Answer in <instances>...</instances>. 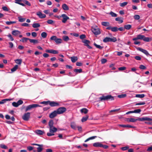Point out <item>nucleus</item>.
Masks as SVG:
<instances>
[{"instance_id":"20e7f679","label":"nucleus","mask_w":152,"mask_h":152,"mask_svg":"<svg viewBox=\"0 0 152 152\" xmlns=\"http://www.w3.org/2000/svg\"><path fill=\"white\" fill-rule=\"evenodd\" d=\"M49 130L50 133H47V135L48 136H51L54 135V133L57 131V129L53 126L51 128H49Z\"/></svg>"},{"instance_id":"f704fd0d","label":"nucleus","mask_w":152,"mask_h":152,"mask_svg":"<svg viewBox=\"0 0 152 152\" xmlns=\"http://www.w3.org/2000/svg\"><path fill=\"white\" fill-rule=\"evenodd\" d=\"M40 26V24L39 23H34L32 24V27L34 28H37Z\"/></svg>"},{"instance_id":"8fccbe9b","label":"nucleus","mask_w":152,"mask_h":152,"mask_svg":"<svg viewBox=\"0 0 152 152\" xmlns=\"http://www.w3.org/2000/svg\"><path fill=\"white\" fill-rule=\"evenodd\" d=\"M0 147L4 149H7V147L5 145L3 144H1L0 145Z\"/></svg>"},{"instance_id":"5fc2aeb1","label":"nucleus","mask_w":152,"mask_h":152,"mask_svg":"<svg viewBox=\"0 0 152 152\" xmlns=\"http://www.w3.org/2000/svg\"><path fill=\"white\" fill-rule=\"evenodd\" d=\"M126 69V67L125 66L120 67L118 68V69L119 71H122L125 70Z\"/></svg>"},{"instance_id":"c9c22d12","label":"nucleus","mask_w":152,"mask_h":152,"mask_svg":"<svg viewBox=\"0 0 152 152\" xmlns=\"http://www.w3.org/2000/svg\"><path fill=\"white\" fill-rule=\"evenodd\" d=\"M49 128L53 127V120H50L49 122Z\"/></svg>"},{"instance_id":"de8ad7c7","label":"nucleus","mask_w":152,"mask_h":152,"mask_svg":"<svg viewBox=\"0 0 152 152\" xmlns=\"http://www.w3.org/2000/svg\"><path fill=\"white\" fill-rule=\"evenodd\" d=\"M109 14H110L112 17H116L117 16V15L116 13L112 11H111L110 13Z\"/></svg>"},{"instance_id":"680f3d73","label":"nucleus","mask_w":152,"mask_h":152,"mask_svg":"<svg viewBox=\"0 0 152 152\" xmlns=\"http://www.w3.org/2000/svg\"><path fill=\"white\" fill-rule=\"evenodd\" d=\"M47 22L49 24H52L54 23L53 21L51 20H49L47 21Z\"/></svg>"},{"instance_id":"cd10ccee","label":"nucleus","mask_w":152,"mask_h":152,"mask_svg":"<svg viewBox=\"0 0 152 152\" xmlns=\"http://www.w3.org/2000/svg\"><path fill=\"white\" fill-rule=\"evenodd\" d=\"M62 39L63 40L66 42L68 41L69 39V37L68 36L65 35L63 36Z\"/></svg>"},{"instance_id":"6e6d98bb","label":"nucleus","mask_w":152,"mask_h":152,"mask_svg":"<svg viewBox=\"0 0 152 152\" xmlns=\"http://www.w3.org/2000/svg\"><path fill=\"white\" fill-rule=\"evenodd\" d=\"M133 111V113H140L141 111V110L140 109H137Z\"/></svg>"},{"instance_id":"4468645a","label":"nucleus","mask_w":152,"mask_h":152,"mask_svg":"<svg viewBox=\"0 0 152 152\" xmlns=\"http://www.w3.org/2000/svg\"><path fill=\"white\" fill-rule=\"evenodd\" d=\"M46 53H50L53 54H57L58 53V51L53 49H47L45 51Z\"/></svg>"},{"instance_id":"f8f14e48","label":"nucleus","mask_w":152,"mask_h":152,"mask_svg":"<svg viewBox=\"0 0 152 152\" xmlns=\"http://www.w3.org/2000/svg\"><path fill=\"white\" fill-rule=\"evenodd\" d=\"M23 103V101L21 100H18L17 102H14L12 103V105L14 107H18L19 105L22 104Z\"/></svg>"},{"instance_id":"9b49d317","label":"nucleus","mask_w":152,"mask_h":152,"mask_svg":"<svg viewBox=\"0 0 152 152\" xmlns=\"http://www.w3.org/2000/svg\"><path fill=\"white\" fill-rule=\"evenodd\" d=\"M61 17L63 19L61 20L62 23H65L67 20L69 19V18L65 14H62L61 15Z\"/></svg>"},{"instance_id":"4be33fe9","label":"nucleus","mask_w":152,"mask_h":152,"mask_svg":"<svg viewBox=\"0 0 152 152\" xmlns=\"http://www.w3.org/2000/svg\"><path fill=\"white\" fill-rule=\"evenodd\" d=\"M80 112L81 113H84L86 114L88 113V110L86 108H83L80 110Z\"/></svg>"},{"instance_id":"5701e85b","label":"nucleus","mask_w":152,"mask_h":152,"mask_svg":"<svg viewBox=\"0 0 152 152\" xmlns=\"http://www.w3.org/2000/svg\"><path fill=\"white\" fill-rule=\"evenodd\" d=\"M70 58L72 62L73 63L77 61L78 59L77 57V56L71 57Z\"/></svg>"},{"instance_id":"4c0bfd02","label":"nucleus","mask_w":152,"mask_h":152,"mask_svg":"<svg viewBox=\"0 0 152 152\" xmlns=\"http://www.w3.org/2000/svg\"><path fill=\"white\" fill-rule=\"evenodd\" d=\"M47 34L45 32H43L41 34V37L43 38H45L46 37Z\"/></svg>"},{"instance_id":"f3484780","label":"nucleus","mask_w":152,"mask_h":152,"mask_svg":"<svg viewBox=\"0 0 152 152\" xmlns=\"http://www.w3.org/2000/svg\"><path fill=\"white\" fill-rule=\"evenodd\" d=\"M12 34L15 36H17L21 34V32L17 30H14L12 32Z\"/></svg>"},{"instance_id":"ea45409f","label":"nucleus","mask_w":152,"mask_h":152,"mask_svg":"<svg viewBox=\"0 0 152 152\" xmlns=\"http://www.w3.org/2000/svg\"><path fill=\"white\" fill-rule=\"evenodd\" d=\"M15 61L16 64H21L22 60L21 59H17L15 60Z\"/></svg>"},{"instance_id":"473e14b6","label":"nucleus","mask_w":152,"mask_h":152,"mask_svg":"<svg viewBox=\"0 0 152 152\" xmlns=\"http://www.w3.org/2000/svg\"><path fill=\"white\" fill-rule=\"evenodd\" d=\"M94 45L97 48H98L100 50L102 49L103 47L102 46H101L99 45H98L95 43H94Z\"/></svg>"},{"instance_id":"0e129e2a","label":"nucleus","mask_w":152,"mask_h":152,"mask_svg":"<svg viewBox=\"0 0 152 152\" xmlns=\"http://www.w3.org/2000/svg\"><path fill=\"white\" fill-rule=\"evenodd\" d=\"M50 101H43L41 103L42 104H49Z\"/></svg>"},{"instance_id":"412c9836","label":"nucleus","mask_w":152,"mask_h":152,"mask_svg":"<svg viewBox=\"0 0 152 152\" xmlns=\"http://www.w3.org/2000/svg\"><path fill=\"white\" fill-rule=\"evenodd\" d=\"M62 7L63 9L64 10H69V8L66 4H63L62 5Z\"/></svg>"},{"instance_id":"09e8293b","label":"nucleus","mask_w":152,"mask_h":152,"mask_svg":"<svg viewBox=\"0 0 152 152\" xmlns=\"http://www.w3.org/2000/svg\"><path fill=\"white\" fill-rule=\"evenodd\" d=\"M111 31L113 32H116L118 31V27H112Z\"/></svg>"},{"instance_id":"69168bd1","label":"nucleus","mask_w":152,"mask_h":152,"mask_svg":"<svg viewBox=\"0 0 152 152\" xmlns=\"http://www.w3.org/2000/svg\"><path fill=\"white\" fill-rule=\"evenodd\" d=\"M10 39L11 41H13L14 40V39L13 37H12V36L10 34H9L7 36Z\"/></svg>"},{"instance_id":"338daca9","label":"nucleus","mask_w":152,"mask_h":152,"mask_svg":"<svg viewBox=\"0 0 152 152\" xmlns=\"http://www.w3.org/2000/svg\"><path fill=\"white\" fill-rule=\"evenodd\" d=\"M129 147L128 146H125L124 147H123L121 148V149L123 151H125L129 149Z\"/></svg>"},{"instance_id":"58836bf2","label":"nucleus","mask_w":152,"mask_h":152,"mask_svg":"<svg viewBox=\"0 0 152 152\" xmlns=\"http://www.w3.org/2000/svg\"><path fill=\"white\" fill-rule=\"evenodd\" d=\"M18 18L19 19V21L20 22H23L25 21L26 19L25 18H21V17H19Z\"/></svg>"},{"instance_id":"c85d7f7f","label":"nucleus","mask_w":152,"mask_h":152,"mask_svg":"<svg viewBox=\"0 0 152 152\" xmlns=\"http://www.w3.org/2000/svg\"><path fill=\"white\" fill-rule=\"evenodd\" d=\"M102 25L105 26H108L110 25V23L107 22H102Z\"/></svg>"},{"instance_id":"6e6552de","label":"nucleus","mask_w":152,"mask_h":152,"mask_svg":"<svg viewBox=\"0 0 152 152\" xmlns=\"http://www.w3.org/2000/svg\"><path fill=\"white\" fill-rule=\"evenodd\" d=\"M49 104L51 107H57L60 106L59 102L51 101H50Z\"/></svg>"},{"instance_id":"b1692460","label":"nucleus","mask_w":152,"mask_h":152,"mask_svg":"<svg viewBox=\"0 0 152 152\" xmlns=\"http://www.w3.org/2000/svg\"><path fill=\"white\" fill-rule=\"evenodd\" d=\"M132 25L130 24L125 25L124 26V29L129 30L132 28Z\"/></svg>"},{"instance_id":"a18cd8bd","label":"nucleus","mask_w":152,"mask_h":152,"mask_svg":"<svg viewBox=\"0 0 152 152\" xmlns=\"http://www.w3.org/2000/svg\"><path fill=\"white\" fill-rule=\"evenodd\" d=\"M117 41V39L114 37H113L112 38H110V42H115Z\"/></svg>"},{"instance_id":"423d86ee","label":"nucleus","mask_w":152,"mask_h":152,"mask_svg":"<svg viewBox=\"0 0 152 152\" xmlns=\"http://www.w3.org/2000/svg\"><path fill=\"white\" fill-rule=\"evenodd\" d=\"M41 106L37 104H30L26 107L25 111H28L31 109L38 107H40Z\"/></svg>"},{"instance_id":"3c124183","label":"nucleus","mask_w":152,"mask_h":152,"mask_svg":"<svg viewBox=\"0 0 152 152\" xmlns=\"http://www.w3.org/2000/svg\"><path fill=\"white\" fill-rule=\"evenodd\" d=\"M42 147L39 146V147H37V152H41L43 150V148H42Z\"/></svg>"},{"instance_id":"7c9ffc66","label":"nucleus","mask_w":152,"mask_h":152,"mask_svg":"<svg viewBox=\"0 0 152 152\" xmlns=\"http://www.w3.org/2000/svg\"><path fill=\"white\" fill-rule=\"evenodd\" d=\"M30 39L26 38V37H23L20 40V42H26L28 40H29Z\"/></svg>"},{"instance_id":"f257e3e1","label":"nucleus","mask_w":152,"mask_h":152,"mask_svg":"<svg viewBox=\"0 0 152 152\" xmlns=\"http://www.w3.org/2000/svg\"><path fill=\"white\" fill-rule=\"evenodd\" d=\"M114 97L112 96H102L97 100V101H102L104 100H113Z\"/></svg>"},{"instance_id":"6ab92c4d","label":"nucleus","mask_w":152,"mask_h":152,"mask_svg":"<svg viewBox=\"0 0 152 152\" xmlns=\"http://www.w3.org/2000/svg\"><path fill=\"white\" fill-rule=\"evenodd\" d=\"M119 126H120L123 127H128V128H135L134 126H132L129 125L120 124V125H119Z\"/></svg>"},{"instance_id":"aec40b11","label":"nucleus","mask_w":152,"mask_h":152,"mask_svg":"<svg viewBox=\"0 0 152 152\" xmlns=\"http://www.w3.org/2000/svg\"><path fill=\"white\" fill-rule=\"evenodd\" d=\"M12 99H6L2 100L1 101H0V104H2L4 103L7 101H10L12 100Z\"/></svg>"},{"instance_id":"13d9d810","label":"nucleus","mask_w":152,"mask_h":152,"mask_svg":"<svg viewBox=\"0 0 152 152\" xmlns=\"http://www.w3.org/2000/svg\"><path fill=\"white\" fill-rule=\"evenodd\" d=\"M57 37L55 36H52L50 38V39L51 40H54L55 42L56 39Z\"/></svg>"},{"instance_id":"e433bc0d","label":"nucleus","mask_w":152,"mask_h":152,"mask_svg":"<svg viewBox=\"0 0 152 152\" xmlns=\"http://www.w3.org/2000/svg\"><path fill=\"white\" fill-rule=\"evenodd\" d=\"M71 128L74 129H76V125L74 122H71Z\"/></svg>"},{"instance_id":"a211bd4d","label":"nucleus","mask_w":152,"mask_h":152,"mask_svg":"<svg viewBox=\"0 0 152 152\" xmlns=\"http://www.w3.org/2000/svg\"><path fill=\"white\" fill-rule=\"evenodd\" d=\"M35 132L38 135H42L44 133V132L40 130H37L35 131Z\"/></svg>"},{"instance_id":"72a5a7b5","label":"nucleus","mask_w":152,"mask_h":152,"mask_svg":"<svg viewBox=\"0 0 152 152\" xmlns=\"http://www.w3.org/2000/svg\"><path fill=\"white\" fill-rule=\"evenodd\" d=\"M18 67V65H15L11 69L12 72H13L16 70Z\"/></svg>"},{"instance_id":"79ce46f5","label":"nucleus","mask_w":152,"mask_h":152,"mask_svg":"<svg viewBox=\"0 0 152 152\" xmlns=\"http://www.w3.org/2000/svg\"><path fill=\"white\" fill-rule=\"evenodd\" d=\"M62 40L61 39H58V38H56V39L55 41V42L57 44H60L62 42Z\"/></svg>"},{"instance_id":"a878e982","label":"nucleus","mask_w":152,"mask_h":152,"mask_svg":"<svg viewBox=\"0 0 152 152\" xmlns=\"http://www.w3.org/2000/svg\"><path fill=\"white\" fill-rule=\"evenodd\" d=\"M152 39L151 38L148 37H145L144 36V37L143 38V40L145 42H149L151 41Z\"/></svg>"},{"instance_id":"a19ab883","label":"nucleus","mask_w":152,"mask_h":152,"mask_svg":"<svg viewBox=\"0 0 152 152\" xmlns=\"http://www.w3.org/2000/svg\"><path fill=\"white\" fill-rule=\"evenodd\" d=\"M110 37H106L103 39V41L104 42H110Z\"/></svg>"},{"instance_id":"2eb2a0df","label":"nucleus","mask_w":152,"mask_h":152,"mask_svg":"<svg viewBox=\"0 0 152 152\" xmlns=\"http://www.w3.org/2000/svg\"><path fill=\"white\" fill-rule=\"evenodd\" d=\"M57 114H58L56 110H54L50 114L49 117L50 118H53L56 116Z\"/></svg>"},{"instance_id":"7ed1b4c3","label":"nucleus","mask_w":152,"mask_h":152,"mask_svg":"<svg viewBox=\"0 0 152 152\" xmlns=\"http://www.w3.org/2000/svg\"><path fill=\"white\" fill-rule=\"evenodd\" d=\"M91 30L95 35H98L101 34L100 29L97 26H93L91 28Z\"/></svg>"},{"instance_id":"49530a36","label":"nucleus","mask_w":152,"mask_h":152,"mask_svg":"<svg viewBox=\"0 0 152 152\" xmlns=\"http://www.w3.org/2000/svg\"><path fill=\"white\" fill-rule=\"evenodd\" d=\"M16 23V21H6V23L8 25H10L12 24H13L14 23Z\"/></svg>"},{"instance_id":"c756f323","label":"nucleus","mask_w":152,"mask_h":152,"mask_svg":"<svg viewBox=\"0 0 152 152\" xmlns=\"http://www.w3.org/2000/svg\"><path fill=\"white\" fill-rule=\"evenodd\" d=\"M29 41L31 43H33L34 44L37 43L39 42L38 40L37 39H30Z\"/></svg>"},{"instance_id":"0eeeda50","label":"nucleus","mask_w":152,"mask_h":152,"mask_svg":"<svg viewBox=\"0 0 152 152\" xmlns=\"http://www.w3.org/2000/svg\"><path fill=\"white\" fill-rule=\"evenodd\" d=\"M66 110V108L61 107L58 108L56 110L58 114H60L65 112Z\"/></svg>"},{"instance_id":"774afa93","label":"nucleus","mask_w":152,"mask_h":152,"mask_svg":"<svg viewBox=\"0 0 152 152\" xmlns=\"http://www.w3.org/2000/svg\"><path fill=\"white\" fill-rule=\"evenodd\" d=\"M134 58L137 60H140L141 59V57L138 56H135Z\"/></svg>"},{"instance_id":"864d4df0","label":"nucleus","mask_w":152,"mask_h":152,"mask_svg":"<svg viewBox=\"0 0 152 152\" xmlns=\"http://www.w3.org/2000/svg\"><path fill=\"white\" fill-rule=\"evenodd\" d=\"M23 1L27 5L29 6H31V4L28 1L26 0H23Z\"/></svg>"},{"instance_id":"dca6fc26","label":"nucleus","mask_w":152,"mask_h":152,"mask_svg":"<svg viewBox=\"0 0 152 152\" xmlns=\"http://www.w3.org/2000/svg\"><path fill=\"white\" fill-rule=\"evenodd\" d=\"M37 15L40 18H43L46 17V15L44 14H43L40 12H38L37 13Z\"/></svg>"},{"instance_id":"f03ea898","label":"nucleus","mask_w":152,"mask_h":152,"mask_svg":"<svg viewBox=\"0 0 152 152\" xmlns=\"http://www.w3.org/2000/svg\"><path fill=\"white\" fill-rule=\"evenodd\" d=\"M137 121H152V119L147 117H144L142 118H138L136 119L134 118H131V120H130V122H134Z\"/></svg>"},{"instance_id":"ddd939ff","label":"nucleus","mask_w":152,"mask_h":152,"mask_svg":"<svg viewBox=\"0 0 152 152\" xmlns=\"http://www.w3.org/2000/svg\"><path fill=\"white\" fill-rule=\"evenodd\" d=\"M136 49L137 50L142 52L147 56L150 55L148 51L145 50L143 49L140 47L137 48Z\"/></svg>"},{"instance_id":"052dcab7","label":"nucleus","mask_w":152,"mask_h":152,"mask_svg":"<svg viewBox=\"0 0 152 152\" xmlns=\"http://www.w3.org/2000/svg\"><path fill=\"white\" fill-rule=\"evenodd\" d=\"M86 37V36L85 34H82L80 35V38L81 39H83L85 38Z\"/></svg>"},{"instance_id":"603ef678","label":"nucleus","mask_w":152,"mask_h":152,"mask_svg":"<svg viewBox=\"0 0 152 152\" xmlns=\"http://www.w3.org/2000/svg\"><path fill=\"white\" fill-rule=\"evenodd\" d=\"M140 16L139 15H136L134 16V18L136 20H138L140 18Z\"/></svg>"},{"instance_id":"39448f33","label":"nucleus","mask_w":152,"mask_h":152,"mask_svg":"<svg viewBox=\"0 0 152 152\" xmlns=\"http://www.w3.org/2000/svg\"><path fill=\"white\" fill-rule=\"evenodd\" d=\"M93 146L96 147H102L104 149H107L108 146L106 145H103L101 142H96L93 144Z\"/></svg>"},{"instance_id":"c03bdc74","label":"nucleus","mask_w":152,"mask_h":152,"mask_svg":"<svg viewBox=\"0 0 152 152\" xmlns=\"http://www.w3.org/2000/svg\"><path fill=\"white\" fill-rule=\"evenodd\" d=\"M138 39H142L143 40V38L144 37V36L141 35V34H139L137 35Z\"/></svg>"},{"instance_id":"9d476101","label":"nucleus","mask_w":152,"mask_h":152,"mask_svg":"<svg viewBox=\"0 0 152 152\" xmlns=\"http://www.w3.org/2000/svg\"><path fill=\"white\" fill-rule=\"evenodd\" d=\"M30 113L29 112L25 113L22 116V118L25 121H28L30 118Z\"/></svg>"},{"instance_id":"e2e57ef3","label":"nucleus","mask_w":152,"mask_h":152,"mask_svg":"<svg viewBox=\"0 0 152 152\" xmlns=\"http://www.w3.org/2000/svg\"><path fill=\"white\" fill-rule=\"evenodd\" d=\"M145 104V103L143 102H140L137 103L135 104V105H144Z\"/></svg>"},{"instance_id":"393cba45","label":"nucleus","mask_w":152,"mask_h":152,"mask_svg":"<svg viewBox=\"0 0 152 152\" xmlns=\"http://www.w3.org/2000/svg\"><path fill=\"white\" fill-rule=\"evenodd\" d=\"M123 18L121 17H117L115 19V20L116 21L119 22V23H122L123 22Z\"/></svg>"},{"instance_id":"4d7b16f0","label":"nucleus","mask_w":152,"mask_h":152,"mask_svg":"<svg viewBox=\"0 0 152 152\" xmlns=\"http://www.w3.org/2000/svg\"><path fill=\"white\" fill-rule=\"evenodd\" d=\"M139 68L141 69H146V67L142 65H140L139 66Z\"/></svg>"},{"instance_id":"bb28decb","label":"nucleus","mask_w":152,"mask_h":152,"mask_svg":"<svg viewBox=\"0 0 152 152\" xmlns=\"http://www.w3.org/2000/svg\"><path fill=\"white\" fill-rule=\"evenodd\" d=\"M74 72L77 74L78 73H80L82 72V70L81 69H75L74 70Z\"/></svg>"},{"instance_id":"37998d69","label":"nucleus","mask_w":152,"mask_h":152,"mask_svg":"<svg viewBox=\"0 0 152 152\" xmlns=\"http://www.w3.org/2000/svg\"><path fill=\"white\" fill-rule=\"evenodd\" d=\"M128 3L127 2H124L122 3H120V5L121 7H124L126 6L128 4Z\"/></svg>"},{"instance_id":"1a4fd4ad","label":"nucleus","mask_w":152,"mask_h":152,"mask_svg":"<svg viewBox=\"0 0 152 152\" xmlns=\"http://www.w3.org/2000/svg\"><path fill=\"white\" fill-rule=\"evenodd\" d=\"M82 42L84 43V45L87 46L88 48H92V47L89 45V44L90 43V41L89 40L84 39L82 40Z\"/></svg>"},{"instance_id":"2f4dec72","label":"nucleus","mask_w":152,"mask_h":152,"mask_svg":"<svg viewBox=\"0 0 152 152\" xmlns=\"http://www.w3.org/2000/svg\"><path fill=\"white\" fill-rule=\"evenodd\" d=\"M88 118V116L86 115L85 117H83L81 119V121L83 122L86 121Z\"/></svg>"},{"instance_id":"bf43d9fd","label":"nucleus","mask_w":152,"mask_h":152,"mask_svg":"<svg viewBox=\"0 0 152 152\" xmlns=\"http://www.w3.org/2000/svg\"><path fill=\"white\" fill-rule=\"evenodd\" d=\"M102 64H104L107 62V60L106 59H102L101 60Z\"/></svg>"}]
</instances>
